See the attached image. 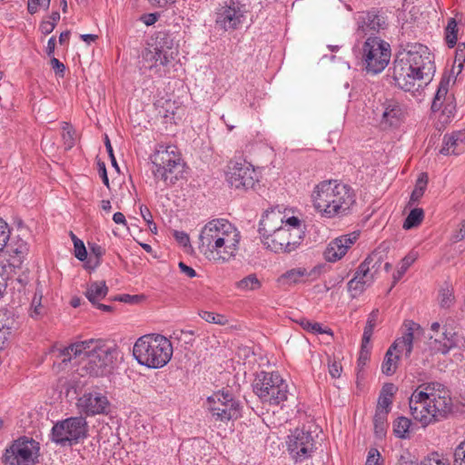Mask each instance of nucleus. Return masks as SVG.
Here are the masks:
<instances>
[{"instance_id":"f257e3e1","label":"nucleus","mask_w":465,"mask_h":465,"mask_svg":"<svg viewBox=\"0 0 465 465\" xmlns=\"http://www.w3.org/2000/svg\"><path fill=\"white\" fill-rule=\"evenodd\" d=\"M51 352L55 362L64 368H75L79 377H103L111 372L114 361L118 355L115 346L108 347L98 340H86L71 343L66 347L54 346Z\"/></svg>"},{"instance_id":"f03ea898","label":"nucleus","mask_w":465,"mask_h":465,"mask_svg":"<svg viewBox=\"0 0 465 465\" xmlns=\"http://www.w3.org/2000/svg\"><path fill=\"white\" fill-rule=\"evenodd\" d=\"M433 54L423 45L400 52L393 62L392 79L400 89L410 92L429 83L435 73Z\"/></svg>"},{"instance_id":"7ed1b4c3","label":"nucleus","mask_w":465,"mask_h":465,"mask_svg":"<svg viewBox=\"0 0 465 465\" xmlns=\"http://www.w3.org/2000/svg\"><path fill=\"white\" fill-rule=\"evenodd\" d=\"M241 233L225 219L208 222L199 234V250L209 259L228 262L236 256Z\"/></svg>"},{"instance_id":"20e7f679","label":"nucleus","mask_w":465,"mask_h":465,"mask_svg":"<svg viewBox=\"0 0 465 465\" xmlns=\"http://www.w3.org/2000/svg\"><path fill=\"white\" fill-rule=\"evenodd\" d=\"M311 197L314 209L326 218L345 214L356 201L353 189L337 180L319 183Z\"/></svg>"},{"instance_id":"39448f33","label":"nucleus","mask_w":465,"mask_h":465,"mask_svg":"<svg viewBox=\"0 0 465 465\" xmlns=\"http://www.w3.org/2000/svg\"><path fill=\"white\" fill-rule=\"evenodd\" d=\"M152 173L164 186L174 184L183 177L185 163L178 148L172 143H157L150 154Z\"/></svg>"},{"instance_id":"423d86ee","label":"nucleus","mask_w":465,"mask_h":465,"mask_svg":"<svg viewBox=\"0 0 465 465\" xmlns=\"http://www.w3.org/2000/svg\"><path fill=\"white\" fill-rule=\"evenodd\" d=\"M304 235V225L302 221L296 216H291L285 220L284 227L280 228L270 237L266 235L262 242L266 249L275 253H289L301 245Z\"/></svg>"},{"instance_id":"0eeeda50","label":"nucleus","mask_w":465,"mask_h":465,"mask_svg":"<svg viewBox=\"0 0 465 465\" xmlns=\"http://www.w3.org/2000/svg\"><path fill=\"white\" fill-rule=\"evenodd\" d=\"M252 389L264 404L279 405L287 400L288 385L278 372H258Z\"/></svg>"},{"instance_id":"6e6552de","label":"nucleus","mask_w":465,"mask_h":465,"mask_svg":"<svg viewBox=\"0 0 465 465\" xmlns=\"http://www.w3.org/2000/svg\"><path fill=\"white\" fill-rule=\"evenodd\" d=\"M367 74H378L389 64L391 59L390 45L380 37L370 36L359 49L357 54Z\"/></svg>"},{"instance_id":"1a4fd4ad","label":"nucleus","mask_w":465,"mask_h":465,"mask_svg":"<svg viewBox=\"0 0 465 465\" xmlns=\"http://www.w3.org/2000/svg\"><path fill=\"white\" fill-rule=\"evenodd\" d=\"M40 444L33 438L19 437L14 440L3 455L6 465H35L38 462Z\"/></svg>"},{"instance_id":"9d476101","label":"nucleus","mask_w":465,"mask_h":465,"mask_svg":"<svg viewBox=\"0 0 465 465\" xmlns=\"http://www.w3.org/2000/svg\"><path fill=\"white\" fill-rule=\"evenodd\" d=\"M87 426L83 417H72L55 423L51 431V440L62 447L76 444L86 437Z\"/></svg>"},{"instance_id":"9b49d317","label":"nucleus","mask_w":465,"mask_h":465,"mask_svg":"<svg viewBox=\"0 0 465 465\" xmlns=\"http://www.w3.org/2000/svg\"><path fill=\"white\" fill-rule=\"evenodd\" d=\"M246 7L240 0H226L221 3L214 11V23L223 31L239 29L246 18Z\"/></svg>"},{"instance_id":"f8f14e48","label":"nucleus","mask_w":465,"mask_h":465,"mask_svg":"<svg viewBox=\"0 0 465 465\" xmlns=\"http://www.w3.org/2000/svg\"><path fill=\"white\" fill-rule=\"evenodd\" d=\"M226 182L234 189L248 190L253 188L259 181L253 165L242 158L231 160L225 171Z\"/></svg>"},{"instance_id":"ddd939ff","label":"nucleus","mask_w":465,"mask_h":465,"mask_svg":"<svg viewBox=\"0 0 465 465\" xmlns=\"http://www.w3.org/2000/svg\"><path fill=\"white\" fill-rule=\"evenodd\" d=\"M153 43H148L151 47L153 48L154 54L152 59L154 60V64H150L148 69L151 75H156L163 77L167 73V65L172 57L173 40L171 35L166 32H158L154 37L152 36Z\"/></svg>"},{"instance_id":"4468645a","label":"nucleus","mask_w":465,"mask_h":465,"mask_svg":"<svg viewBox=\"0 0 465 465\" xmlns=\"http://www.w3.org/2000/svg\"><path fill=\"white\" fill-rule=\"evenodd\" d=\"M173 352L172 342L165 336L147 334V368H163L172 359Z\"/></svg>"},{"instance_id":"2eb2a0df","label":"nucleus","mask_w":465,"mask_h":465,"mask_svg":"<svg viewBox=\"0 0 465 465\" xmlns=\"http://www.w3.org/2000/svg\"><path fill=\"white\" fill-rule=\"evenodd\" d=\"M450 76H442L432 100L431 111L440 113V121L448 123L456 113L455 97L449 93Z\"/></svg>"},{"instance_id":"dca6fc26","label":"nucleus","mask_w":465,"mask_h":465,"mask_svg":"<svg viewBox=\"0 0 465 465\" xmlns=\"http://www.w3.org/2000/svg\"><path fill=\"white\" fill-rule=\"evenodd\" d=\"M406 114L404 106L394 99H386L373 110L374 119L383 129L400 126L404 122Z\"/></svg>"},{"instance_id":"f3484780","label":"nucleus","mask_w":465,"mask_h":465,"mask_svg":"<svg viewBox=\"0 0 465 465\" xmlns=\"http://www.w3.org/2000/svg\"><path fill=\"white\" fill-rule=\"evenodd\" d=\"M287 449L291 457L297 462L309 459L314 452V439L311 432L295 429L288 436Z\"/></svg>"},{"instance_id":"a211bd4d","label":"nucleus","mask_w":465,"mask_h":465,"mask_svg":"<svg viewBox=\"0 0 465 465\" xmlns=\"http://www.w3.org/2000/svg\"><path fill=\"white\" fill-rule=\"evenodd\" d=\"M359 237V232H352L331 240L323 252L325 261L336 262L342 259L351 246L358 241Z\"/></svg>"},{"instance_id":"6ab92c4d","label":"nucleus","mask_w":465,"mask_h":465,"mask_svg":"<svg viewBox=\"0 0 465 465\" xmlns=\"http://www.w3.org/2000/svg\"><path fill=\"white\" fill-rule=\"evenodd\" d=\"M322 272L321 266H314L312 269L296 267L286 271L277 280L278 283L283 286L305 284L317 280Z\"/></svg>"},{"instance_id":"aec40b11","label":"nucleus","mask_w":465,"mask_h":465,"mask_svg":"<svg viewBox=\"0 0 465 465\" xmlns=\"http://www.w3.org/2000/svg\"><path fill=\"white\" fill-rule=\"evenodd\" d=\"M385 27L386 19L377 10L361 13L358 18V30L364 35H373L383 30Z\"/></svg>"},{"instance_id":"412c9836","label":"nucleus","mask_w":465,"mask_h":465,"mask_svg":"<svg viewBox=\"0 0 465 465\" xmlns=\"http://www.w3.org/2000/svg\"><path fill=\"white\" fill-rule=\"evenodd\" d=\"M431 349L441 354H447L451 349L459 345L460 338L458 334L452 331H449L445 326L442 327L440 333L431 336Z\"/></svg>"},{"instance_id":"4be33fe9","label":"nucleus","mask_w":465,"mask_h":465,"mask_svg":"<svg viewBox=\"0 0 465 465\" xmlns=\"http://www.w3.org/2000/svg\"><path fill=\"white\" fill-rule=\"evenodd\" d=\"M285 220L284 217L276 212H266L259 223V233L261 239L265 240L266 235L270 237L272 233L278 232L280 228L284 227Z\"/></svg>"},{"instance_id":"5701e85b","label":"nucleus","mask_w":465,"mask_h":465,"mask_svg":"<svg viewBox=\"0 0 465 465\" xmlns=\"http://www.w3.org/2000/svg\"><path fill=\"white\" fill-rule=\"evenodd\" d=\"M418 325L411 322L405 332L399 338H397L393 343L389 347L391 351L399 354L400 357L404 355L405 358H410L413 349V339H414V328Z\"/></svg>"},{"instance_id":"b1692460","label":"nucleus","mask_w":465,"mask_h":465,"mask_svg":"<svg viewBox=\"0 0 465 465\" xmlns=\"http://www.w3.org/2000/svg\"><path fill=\"white\" fill-rule=\"evenodd\" d=\"M412 419L426 427L430 423L446 419L451 409H411Z\"/></svg>"},{"instance_id":"393cba45","label":"nucleus","mask_w":465,"mask_h":465,"mask_svg":"<svg viewBox=\"0 0 465 465\" xmlns=\"http://www.w3.org/2000/svg\"><path fill=\"white\" fill-rule=\"evenodd\" d=\"M111 405L107 392L100 388H93L77 399L76 407H107Z\"/></svg>"},{"instance_id":"a878e982","label":"nucleus","mask_w":465,"mask_h":465,"mask_svg":"<svg viewBox=\"0 0 465 465\" xmlns=\"http://www.w3.org/2000/svg\"><path fill=\"white\" fill-rule=\"evenodd\" d=\"M465 152V131L445 134L440 153L443 155H459Z\"/></svg>"},{"instance_id":"bb28decb","label":"nucleus","mask_w":465,"mask_h":465,"mask_svg":"<svg viewBox=\"0 0 465 465\" xmlns=\"http://www.w3.org/2000/svg\"><path fill=\"white\" fill-rule=\"evenodd\" d=\"M374 281L373 277L370 276L368 272H361V266L359 265L353 278L348 282V291L351 292V296L356 298L370 287Z\"/></svg>"},{"instance_id":"cd10ccee","label":"nucleus","mask_w":465,"mask_h":465,"mask_svg":"<svg viewBox=\"0 0 465 465\" xmlns=\"http://www.w3.org/2000/svg\"><path fill=\"white\" fill-rule=\"evenodd\" d=\"M438 381H430L420 384L409 397V405L420 404L423 407H430L429 401V391L439 390Z\"/></svg>"},{"instance_id":"c85d7f7f","label":"nucleus","mask_w":465,"mask_h":465,"mask_svg":"<svg viewBox=\"0 0 465 465\" xmlns=\"http://www.w3.org/2000/svg\"><path fill=\"white\" fill-rule=\"evenodd\" d=\"M385 254L382 251L375 250L368 257L361 262V272H363L370 276H372L375 280L376 275L381 268V264L384 261Z\"/></svg>"},{"instance_id":"c756f323","label":"nucleus","mask_w":465,"mask_h":465,"mask_svg":"<svg viewBox=\"0 0 465 465\" xmlns=\"http://www.w3.org/2000/svg\"><path fill=\"white\" fill-rule=\"evenodd\" d=\"M207 403L210 405L221 404L224 407H239L240 403L235 400L233 393L230 389H222L214 391L212 395L208 396Z\"/></svg>"},{"instance_id":"7c9ffc66","label":"nucleus","mask_w":465,"mask_h":465,"mask_svg":"<svg viewBox=\"0 0 465 465\" xmlns=\"http://www.w3.org/2000/svg\"><path fill=\"white\" fill-rule=\"evenodd\" d=\"M439 390L429 391V401L431 407H450L451 399L450 391L441 383L438 382Z\"/></svg>"},{"instance_id":"2f4dec72","label":"nucleus","mask_w":465,"mask_h":465,"mask_svg":"<svg viewBox=\"0 0 465 465\" xmlns=\"http://www.w3.org/2000/svg\"><path fill=\"white\" fill-rule=\"evenodd\" d=\"M107 292L105 282H92L87 285L85 296L93 304H96L106 296Z\"/></svg>"},{"instance_id":"473e14b6","label":"nucleus","mask_w":465,"mask_h":465,"mask_svg":"<svg viewBox=\"0 0 465 465\" xmlns=\"http://www.w3.org/2000/svg\"><path fill=\"white\" fill-rule=\"evenodd\" d=\"M9 252L14 263L21 264L29 252V245L23 239L14 240L9 245Z\"/></svg>"},{"instance_id":"72a5a7b5","label":"nucleus","mask_w":465,"mask_h":465,"mask_svg":"<svg viewBox=\"0 0 465 465\" xmlns=\"http://www.w3.org/2000/svg\"><path fill=\"white\" fill-rule=\"evenodd\" d=\"M262 281L255 273H250L235 282L234 288L242 292H255L262 288Z\"/></svg>"},{"instance_id":"f704fd0d","label":"nucleus","mask_w":465,"mask_h":465,"mask_svg":"<svg viewBox=\"0 0 465 465\" xmlns=\"http://www.w3.org/2000/svg\"><path fill=\"white\" fill-rule=\"evenodd\" d=\"M400 359V355L395 354V352L391 351V349L389 348L384 355V359L381 363L382 373L387 376L393 375L398 368Z\"/></svg>"},{"instance_id":"c9c22d12","label":"nucleus","mask_w":465,"mask_h":465,"mask_svg":"<svg viewBox=\"0 0 465 465\" xmlns=\"http://www.w3.org/2000/svg\"><path fill=\"white\" fill-rule=\"evenodd\" d=\"M15 321L13 314L8 310L0 311V340L6 339V335L10 334L11 331L15 328Z\"/></svg>"},{"instance_id":"e433bc0d","label":"nucleus","mask_w":465,"mask_h":465,"mask_svg":"<svg viewBox=\"0 0 465 465\" xmlns=\"http://www.w3.org/2000/svg\"><path fill=\"white\" fill-rule=\"evenodd\" d=\"M43 292L36 289L29 309V315L35 320L43 318L46 313V308L42 304Z\"/></svg>"},{"instance_id":"4c0bfd02","label":"nucleus","mask_w":465,"mask_h":465,"mask_svg":"<svg viewBox=\"0 0 465 465\" xmlns=\"http://www.w3.org/2000/svg\"><path fill=\"white\" fill-rule=\"evenodd\" d=\"M418 258V253L416 252H409L400 262V265L396 272L393 273V284H396L405 274L408 269L414 263V262Z\"/></svg>"},{"instance_id":"58836bf2","label":"nucleus","mask_w":465,"mask_h":465,"mask_svg":"<svg viewBox=\"0 0 465 465\" xmlns=\"http://www.w3.org/2000/svg\"><path fill=\"white\" fill-rule=\"evenodd\" d=\"M428 184V175L425 173L420 174L416 181L415 187L411 194L410 204L419 202L423 196Z\"/></svg>"},{"instance_id":"ea45409f","label":"nucleus","mask_w":465,"mask_h":465,"mask_svg":"<svg viewBox=\"0 0 465 465\" xmlns=\"http://www.w3.org/2000/svg\"><path fill=\"white\" fill-rule=\"evenodd\" d=\"M397 390L393 383H385L378 399V407H390Z\"/></svg>"},{"instance_id":"a19ab883","label":"nucleus","mask_w":465,"mask_h":465,"mask_svg":"<svg viewBox=\"0 0 465 465\" xmlns=\"http://www.w3.org/2000/svg\"><path fill=\"white\" fill-rule=\"evenodd\" d=\"M424 219V211L421 208L412 209L403 223V229L410 230L418 227Z\"/></svg>"},{"instance_id":"79ce46f5","label":"nucleus","mask_w":465,"mask_h":465,"mask_svg":"<svg viewBox=\"0 0 465 465\" xmlns=\"http://www.w3.org/2000/svg\"><path fill=\"white\" fill-rule=\"evenodd\" d=\"M388 409H381L380 411H377L374 416V430L375 434L379 438H382L385 435L387 430V418Z\"/></svg>"},{"instance_id":"37998d69","label":"nucleus","mask_w":465,"mask_h":465,"mask_svg":"<svg viewBox=\"0 0 465 465\" xmlns=\"http://www.w3.org/2000/svg\"><path fill=\"white\" fill-rule=\"evenodd\" d=\"M143 114L134 113L130 114L131 124L133 125L132 134L136 138L137 143H142L143 140V127L142 124V118Z\"/></svg>"},{"instance_id":"c03bdc74","label":"nucleus","mask_w":465,"mask_h":465,"mask_svg":"<svg viewBox=\"0 0 465 465\" xmlns=\"http://www.w3.org/2000/svg\"><path fill=\"white\" fill-rule=\"evenodd\" d=\"M133 356L137 362L145 365V335L138 338L133 348Z\"/></svg>"},{"instance_id":"a18cd8bd","label":"nucleus","mask_w":465,"mask_h":465,"mask_svg":"<svg viewBox=\"0 0 465 465\" xmlns=\"http://www.w3.org/2000/svg\"><path fill=\"white\" fill-rule=\"evenodd\" d=\"M411 426V420L405 417L398 418L393 424V430L399 438H405Z\"/></svg>"},{"instance_id":"49530a36","label":"nucleus","mask_w":465,"mask_h":465,"mask_svg":"<svg viewBox=\"0 0 465 465\" xmlns=\"http://www.w3.org/2000/svg\"><path fill=\"white\" fill-rule=\"evenodd\" d=\"M458 25L454 18H450L446 27V41L450 47H453L457 43Z\"/></svg>"},{"instance_id":"de8ad7c7","label":"nucleus","mask_w":465,"mask_h":465,"mask_svg":"<svg viewBox=\"0 0 465 465\" xmlns=\"http://www.w3.org/2000/svg\"><path fill=\"white\" fill-rule=\"evenodd\" d=\"M200 317L210 323H215L219 325H225L228 323V319L225 315L214 313L213 312L203 311L200 312Z\"/></svg>"},{"instance_id":"09e8293b","label":"nucleus","mask_w":465,"mask_h":465,"mask_svg":"<svg viewBox=\"0 0 465 465\" xmlns=\"http://www.w3.org/2000/svg\"><path fill=\"white\" fill-rule=\"evenodd\" d=\"M300 325L303 330L310 331L313 334L331 333V330H325L322 327L321 323L313 322L307 319H302Z\"/></svg>"},{"instance_id":"8fccbe9b","label":"nucleus","mask_w":465,"mask_h":465,"mask_svg":"<svg viewBox=\"0 0 465 465\" xmlns=\"http://www.w3.org/2000/svg\"><path fill=\"white\" fill-rule=\"evenodd\" d=\"M214 411L213 412V416L216 418V420H229L233 418L238 417V410L239 409H212Z\"/></svg>"},{"instance_id":"3c124183","label":"nucleus","mask_w":465,"mask_h":465,"mask_svg":"<svg viewBox=\"0 0 465 465\" xmlns=\"http://www.w3.org/2000/svg\"><path fill=\"white\" fill-rule=\"evenodd\" d=\"M454 302V295L452 290L449 288H443L439 293V302L442 308H450Z\"/></svg>"},{"instance_id":"603ef678","label":"nucleus","mask_w":465,"mask_h":465,"mask_svg":"<svg viewBox=\"0 0 465 465\" xmlns=\"http://www.w3.org/2000/svg\"><path fill=\"white\" fill-rule=\"evenodd\" d=\"M71 237L74 242V256L79 261H84L87 257V252L84 242L78 239L73 232H71Z\"/></svg>"},{"instance_id":"864d4df0","label":"nucleus","mask_w":465,"mask_h":465,"mask_svg":"<svg viewBox=\"0 0 465 465\" xmlns=\"http://www.w3.org/2000/svg\"><path fill=\"white\" fill-rule=\"evenodd\" d=\"M11 230L8 223L0 218V252L4 250L10 239Z\"/></svg>"},{"instance_id":"5fc2aeb1","label":"nucleus","mask_w":465,"mask_h":465,"mask_svg":"<svg viewBox=\"0 0 465 465\" xmlns=\"http://www.w3.org/2000/svg\"><path fill=\"white\" fill-rule=\"evenodd\" d=\"M464 62H465V46L459 45L456 50V55H455V61H454L455 65L453 66L452 71L454 72V70L457 68L456 74H459L462 71Z\"/></svg>"},{"instance_id":"6e6d98bb","label":"nucleus","mask_w":465,"mask_h":465,"mask_svg":"<svg viewBox=\"0 0 465 465\" xmlns=\"http://www.w3.org/2000/svg\"><path fill=\"white\" fill-rule=\"evenodd\" d=\"M63 140L66 149H71L74 144V132L68 124L63 128Z\"/></svg>"},{"instance_id":"4d7b16f0","label":"nucleus","mask_w":465,"mask_h":465,"mask_svg":"<svg viewBox=\"0 0 465 465\" xmlns=\"http://www.w3.org/2000/svg\"><path fill=\"white\" fill-rule=\"evenodd\" d=\"M454 464L465 465V440L461 441L455 450Z\"/></svg>"},{"instance_id":"13d9d810","label":"nucleus","mask_w":465,"mask_h":465,"mask_svg":"<svg viewBox=\"0 0 465 465\" xmlns=\"http://www.w3.org/2000/svg\"><path fill=\"white\" fill-rule=\"evenodd\" d=\"M173 237L175 241L183 247H190V237L183 231H174Z\"/></svg>"},{"instance_id":"bf43d9fd","label":"nucleus","mask_w":465,"mask_h":465,"mask_svg":"<svg viewBox=\"0 0 465 465\" xmlns=\"http://www.w3.org/2000/svg\"><path fill=\"white\" fill-rule=\"evenodd\" d=\"M381 454L376 449H371L365 465H381Z\"/></svg>"},{"instance_id":"052dcab7","label":"nucleus","mask_w":465,"mask_h":465,"mask_svg":"<svg viewBox=\"0 0 465 465\" xmlns=\"http://www.w3.org/2000/svg\"><path fill=\"white\" fill-rule=\"evenodd\" d=\"M104 144H105V147H106V151H107V153L109 154L112 165L116 169L117 172H119L120 171L119 170V166L117 164L115 156L114 154V150H113L111 142H110L109 137L107 135H105V137H104Z\"/></svg>"},{"instance_id":"680f3d73","label":"nucleus","mask_w":465,"mask_h":465,"mask_svg":"<svg viewBox=\"0 0 465 465\" xmlns=\"http://www.w3.org/2000/svg\"><path fill=\"white\" fill-rule=\"evenodd\" d=\"M143 298V295H130V294H124L121 295L115 300L125 302V303H137Z\"/></svg>"},{"instance_id":"e2e57ef3","label":"nucleus","mask_w":465,"mask_h":465,"mask_svg":"<svg viewBox=\"0 0 465 465\" xmlns=\"http://www.w3.org/2000/svg\"><path fill=\"white\" fill-rule=\"evenodd\" d=\"M178 266H179L181 272L183 273L188 278H193L197 275L195 270L193 267L188 266L187 264H185L183 262H180Z\"/></svg>"},{"instance_id":"0e129e2a","label":"nucleus","mask_w":465,"mask_h":465,"mask_svg":"<svg viewBox=\"0 0 465 465\" xmlns=\"http://www.w3.org/2000/svg\"><path fill=\"white\" fill-rule=\"evenodd\" d=\"M51 66H52V68L54 70V72L57 74H59L61 76L64 75V70H65V66L57 58L52 57V59H51Z\"/></svg>"},{"instance_id":"69168bd1","label":"nucleus","mask_w":465,"mask_h":465,"mask_svg":"<svg viewBox=\"0 0 465 465\" xmlns=\"http://www.w3.org/2000/svg\"><path fill=\"white\" fill-rule=\"evenodd\" d=\"M341 371L342 368L339 362L333 361L332 363L329 364V372L332 378H339L341 376Z\"/></svg>"},{"instance_id":"338daca9","label":"nucleus","mask_w":465,"mask_h":465,"mask_svg":"<svg viewBox=\"0 0 465 465\" xmlns=\"http://www.w3.org/2000/svg\"><path fill=\"white\" fill-rule=\"evenodd\" d=\"M54 22L45 20L41 23L39 29L44 35H49L51 34L54 29Z\"/></svg>"},{"instance_id":"774afa93","label":"nucleus","mask_w":465,"mask_h":465,"mask_svg":"<svg viewBox=\"0 0 465 465\" xmlns=\"http://www.w3.org/2000/svg\"><path fill=\"white\" fill-rule=\"evenodd\" d=\"M420 465H449L445 461L435 458V457H429L421 460Z\"/></svg>"}]
</instances>
